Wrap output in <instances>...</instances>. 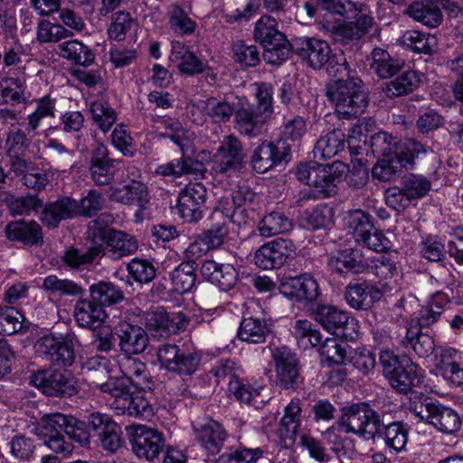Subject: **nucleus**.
I'll return each instance as SVG.
<instances>
[{"label":"nucleus","mask_w":463,"mask_h":463,"mask_svg":"<svg viewBox=\"0 0 463 463\" xmlns=\"http://www.w3.org/2000/svg\"><path fill=\"white\" fill-rule=\"evenodd\" d=\"M153 122L159 125L157 129L161 128L165 129L164 132H158L157 136L172 141L179 147L182 154L180 158L158 165L156 169V174L174 178L186 175L203 177L206 172L203 164L187 156V152L193 145L194 134L175 118L156 116L153 118Z\"/></svg>","instance_id":"obj_1"},{"label":"nucleus","mask_w":463,"mask_h":463,"mask_svg":"<svg viewBox=\"0 0 463 463\" xmlns=\"http://www.w3.org/2000/svg\"><path fill=\"white\" fill-rule=\"evenodd\" d=\"M326 96L334 105L339 119L351 120L362 116L369 104V97L360 78L331 80Z\"/></svg>","instance_id":"obj_2"},{"label":"nucleus","mask_w":463,"mask_h":463,"mask_svg":"<svg viewBox=\"0 0 463 463\" xmlns=\"http://www.w3.org/2000/svg\"><path fill=\"white\" fill-rule=\"evenodd\" d=\"M383 413L374 410L369 402H354L341 408L337 423L345 433L371 440Z\"/></svg>","instance_id":"obj_3"},{"label":"nucleus","mask_w":463,"mask_h":463,"mask_svg":"<svg viewBox=\"0 0 463 463\" xmlns=\"http://www.w3.org/2000/svg\"><path fill=\"white\" fill-rule=\"evenodd\" d=\"M254 39L263 47V59L268 63L277 65L288 59L290 42L278 29L275 18L261 16L255 24Z\"/></svg>","instance_id":"obj_4"},{"label":"nucleus","mask_w":463,"mask_h":463,"mask_svg":"<svg viewBox=\"0 0 463 463\" xmlns=\"http://www.w3.org/2000/svg\"><path fill=\"white\" fill-rule=\"evenodd\" d=\"M448 302L444 293L437 292L424 305H420L415 296L409 295L402 297L395 306L410 314V317H404L402 322H411L413 326L426 329L430 328L440 319Z\"/></svg>","instance_id":"obj_5"},{"label":"nucleus","mask_w":463,"mask_h":463,"mask_svg":"<svg viewBox=\"0 0 463 463\" xmlns=\"http://www.w3.org/2000/svg\"><path fill=\"white\" fill-rule=\"evenodd\" d=\"M78 338L73 332L49 334L40 337L35 345L37 353L55 366L69 367L75 362Z\"/></svg>","instance_id":"obj_6"},{"label":"nucleus","mask_w":463,"mask_h":463,"mask_svg":"<svg viewBox=\"0 0 463 463\" xmlns=\"http://www.w3.org/2000/svg\"><path fill=\"white\" fill-rule=\"evenodd\" d=\"M245 154L241 140L234 135L225 136L213 156L212 172L215 180L232 177L244 167Z\"/></svg>","instance_id":"obj_7"},{"label":"nucleus","mask_w":463,"mask_h":463,"mask_svg":"<svg viewBox=\"0 0 463 463\" xmlns=\"http://www.w3.org/2000/svg\"><path fill=\"white\" fill-rule=\"evenodd\" d=\"M427 152V146L414 138L405 140V146L398 156L378 158L372 170L374 178L387 182L392 180L402 168H411L415 159Z\"/></svg>","instance_id":"obj_8"},{"label":"nucleus","mask_w":463,"mask_h":463,"mask_svg":"<svg viewBox=\"0 0 463 463\" xmlns=\"http://www.w3.org/2000/svg\"><path fill=\"white\" fill-rule=\"evenodd\" d=\"M110 201L126 205L136 206L134 213L136 222H141L146 217L150 207L151 196L147 185L140 181L130 180L121 185H110Z\"/></svg>","instance_id":"obj_9"},{"label":"nucleus","mask_w":463,"mask_h":463,"mask_svg":"<svg viewBox=\"0 0 463 463\" xmlns=\"http://www.w3.org/2000/svg\"><path fill=\"white\" fill-rule=\"evenodd\" d=\"M157 359L168 372L182 376L194 374L200 364L201 356L196 352L181 350L176 345H163L157 350Z\"/></svg>","instance_id":"obj_10"},{"label":"nucleus","mask_w":463,"mask_h":463,"mask_svg":"<svg viewBox=\"0 0 463 463\" xmlns=\"http://www.w3.org/2000/svg\"><path fill=\"white\" fill-rule=\"evenodd\" d=\"M30 383L48 396L71 397L78 392L74 377L66 371L37 372L30 377Z\"/></svg>","instance_id":"obj_11"},{"label":"nucleus","mask_w":463,"mask_h":463,"mask_svg":"<svg viewBox=\"0 0 463 463\" xmlns=\"http://www.w3.org/2000/svg\"><path fill=\"white\" fill-rule=\"evenodd\" d=\"M207 190L202 183H189L178 194L176 208L186 222H198L203 216Z\"/></svg>","instance_id":"obj_12"},{"label":"nucleus","mask_w":463,"mask_h":463,"mask_svg":"<svg viewBox=\"0 0 463 463\" xmlns=\"http://www.w3.org/2000/svg\"><path fill=\"white\" fill-rule=\"evenodd\" d=\"M297 54L314 70H320L330 61L329 44L316 37H295L291 40L289 52Z\"/></svg>","instance_id":"obj_13"},{"label":"nucleus","mask_w":463,"mask_h":463,"mask_svg":"<svg viewBox=\"0 0 463 463\" xmlns=\"http://www.w3.org/2000/svg\"><path fill=\"white\" fill-rule=\"evenodd\" d=\"M144 323L153 336L167 337L184 330L188 325V319L181 312L169 315L163 307H156L146 312Z\"/></svg>","instance_id":"obj_14"},{"label":"nucleus","mask_w":463,"mask_h":463,"mask_svg":"<svg viewBox=\"0 0 463 463\" xmlns=\"http://www.w3.org/2000/svg\"><path fill=\"white\" fill-rule=\"evenodd\" d=\"M89 425L106 452L114 454L123 447L125 441L122 429L108 414L91 413L89 416Z\"/></svg>","instance_id":"obj_15"},{"label":"nucleus","mask_w":463,"mask_h":463,"mask_svg":"<svg viewBox=\"0 0 463 463\" xmlns=\"http://www.w3.org/2000/svg\"><path fill=\"white\" fill-rule=\"evenodd\" d=\"M290 146L283 140H263L253 150L251 165L260 174L266 173L290 158Z\"/></svg>","instance_id":"obj_16"},{"label":"nucleus","mask_w":463,"mask_h":463,"mask_svg":"<svg viewBox=\"0 0 463 463\" xmlns=\"http://www.w3.org/2000/svg\"><path fill=\"white\" fill-rule=\"evenodd\" d=\"M295 175L298 181L308 186L317 187L324 194L336 193V178L332 173L329 165H319L317 162L299 164L295 169Z\"/></svg>","instance_id":"obj_17"},{"label":"nucleus","mask_w":463,"mask_h":463,"mask_svg":"<svg viewBox=\"0 0 463 463\" xmlns=\"http://www.w3.org/2000/svg\"><path fill=\"white\" fill-rule=\"evenodd\" d=\"M118 161L109 156L108 146L98 142L91 150L89 160L90 179L97 186L111 184L118 171Z\"/></svg>","instance_id":"obj_18"},{"label":"nucleus","mask_w":463,"mask_h":463,"mask_svg":"<svg viewBox=\"0 0 463 463\" xmlns=\"http://www.w3.org/2000/svg\"><path fill=\"white\" fill-rule=\"evenodd\" d=\"M409 430V426L402 420L387 421L385 414L383 413L371 440L382 439L386 449L399 454L407 449Z\"/></svg>","instance_id":"obj_19"},{"label":"nucleus","mask_w":463,"mask_h":463,"mask_svg":"<svg viewBox=\"0 0 463 463\" xmlns=\"http://www.w3.org/2000/svg\"><path fill=\"white\" fill-rule=\"evenodd\" d=\"M293 252V243L279 238L263 244L255 251L254 263L262 269H278L286 263Z\"/></svg>","instance_id":"obj_20"},{"label":"nucleus","mask_w":463,"mask_h":463,"mask_svg":"<svg viewBox=\"0 0 463 463\" xmlns=\"http://www.w3.org/2000/svg\"><path fill=\"white\" fill-rule=\"evenodd\" d=\"M327 266L331 272L346 277L364 272L369 264L361 250L346 248L330 255Z\"/></svg>","instance_id":"obj_21"},{"label":"nucleus","mask_w":463,"mask_h":463,"mask_svg":"<svg viewBox=\"0 0 463 463\" xmlns=\"http://www.w3.org/2000/svg\"><path fill=\"white\" fill-rule=\"evenodd\" d=\"M302 423V402L294 398L285 407L284 415L280 419L277 430V436L280 445L285 449H290L296 442Z\"/></svg>","instance_id":"obj_22"},{"label":"nucleus","mask_w":463,"mask_h":463,"mask_svg":"<svg viewBox=\"0 0 463 463\" xmlns=\"http://www.w3.org/2000/svg\"><path fill=\"white\" fill-rule=\"evenodd\" d=\"M130 444L137 458L153 461L163 450L165 439L158 430L142 426L136 430Z\"/></svg>","instance_id":"obj_23"},{"label":"nucleus","mask_w":463,"mask_h":463,"mask_svg":"<svg viewBox=\"0 0 463 463\" xmlns=\"http://www.w3.org/2000/svg\"><path fill=\"white\" fill-rule=\"evenodd\" d=\"M193 430L196 440L211 455L218 454L229 437L224 427L213 419L194 422Z\"/></svg>","instance_id":"obj_24"},{"label":"nucleus","mask_w":463,"mask_h":463,"mask_svg":"<svg viewBox=\"0 0 463 463\" xmlns=\"http://www.w3.org/2000/svg\"><path fill=\"white\" fill-rule=\"evenodd\" d=\"M279 292L288 298L315 301L320 296L317 281L309 274L283 278L279 286Z\"/></svg>","instance_id":"obj_25"},{"label":"nucleus","mask_w":463,"mask_h":463,"mask_svg":"<svg viewBox=\"0 0 463 463\" xmlns=\"http://www.w3.org/2000/svg\"><path fill=\"white\" fill-rule=\"evenodd\" d=\"M268 118L253 109V104L241 98L234 115V128L242 136L256 137L261 134Z\"/></svg>","instance_id":"obj_26"},{"label":"nucleus","mask_w":463,"mask_h":463,"mask_svg":"<svg viewBox=\"0 0 463 463\" xmlns=\"http://www.w3.org/2000/svg\"><path fill=\"white\" fill-rule=\"evenodd\" d=\"M458 358V351L453 347H439L434 355L437 374L454 386L463 384V366Z\"/></svg>","instance_id":"obj_27"},{"label":"nucleus","mask_w":463,"mask_h":463,"mask_svg":"<svg viewBox=\"0 0 463 463\" xmlns=\"http://www.w3.org/2000/svg\"><path fill=\"white\" fill-rule=\"evenodd\" d=\"M115 330L118 338V346L123 354H139L146 349L149 339L141 326L122 321Z\"/></svg>","instance_id":"obj_28"},{"label":"nucleus","mask_w":463,"mask_h":463,"mask_svg":"<svg viewBox=\"0 0 463 463\" xmlns=\"http://www.w3.org/2000/svg\"><path fill=\"white\" fill-rule=\"evenodd\" d=\"M277 380L285 388H292L299 378L298 361L296 354L287 346L272 351Z\"/></svg>","instance_id":"obj_29"},{"label":"nucleus","mask_w":463,"mask_h":463,"mask_svg":"<svg viewBox=\"0 0 463 463\" xmlns=\"http://www.w3.org/2000/svg\"><path fill=\"white\" fill-rule=\"evenodd\" d=\"M241 99L237 96L210 97L200 102L199 109L212 122L225 124L235 115Z\"/></svg>","instance_id":"obj_30"},{"label":"nucleus","mask_w":463,"mask_h":463,"mask_svg":"<svg viewBox=\"0 0 463 463\" xmlns=\"http://www.w3.org/2000/svg\"><path fill=\"white\" fill-rule=\"evenodd\" d=\"M118 366L123 379L140 391L152 390L153 381L145 363L133 355L122 354Z\"/></svg>","instance_id":"obj_31"},{"label":"nucleus","mask_w":463,"mask_h":463,"mask_svg":"<svg viewBox=\"0 0 463 463\" xmlns=\"http://www.w3.org/2000/svg\"><path fill=\"white\" fill-rule=\"evenodd\" d=\"M40 221L49 229H55L63 220L77 217L76 200L70 196H62L54 202L43 205Z\"/></svg>","instance_id":"obj_32"},{"label":"nucleus","mask_w":463,"mask_h":463,"mask_svg":"<svg viewBox=\"0 0 463 463\" xmlns=\"http://www.w3.org/2000/svg\"><path fill=\"white\" fill-rule=\"evenodd\" d=\"M79 297L73 308L74 320L80 327L94 330L105 322L107 313L90 296Z\"/></svg>","instance_id":"obj_33"},{"label":"nucleus","mask_w":463,"mask_h":463,"mask_svg":"<svg viewBox=\"0 0 463 463\" xmlns=\"http://www.w3.org/2000/svg\"><path fill=\"white\" fill-rule=\"evenodd\" d=\"M314 319L324 329L334 335H345V330L349 325V314L331 305H320L313 311Z\"/></svg>","instance_id":"obj_34"},{"label":"nucleus","mask_w":463,"mask_h":463,"mask_svg":"<svg viewBox=\"0 0 463 463\" xmlns=\"http://www.w3.org/2000/svg\"><path fill=\"white\" fill-rule=\"evenodd\" d=\"M201 273L204 279L223 291L232 289L238 278V273L232 265L217 263L212 260L203 262Z\"/></svg>","instance_id":"obj_35"},{"label":"nucleus","mask_w":463,"mask_h":463,"mask_svg":"<svg viewBox=\"0 0 463 463\" xmlns=\"http://www.w3.org/2000/svg\"><path fill=\"white\" fill-rule=\"evenodd\" d=\"M346 18H354V21L345 22L340 24L335 34L345 40L360 39L373 27V17L367 12L366 5L363 3L361 11H354L346 15Z\"/></svg>","instance_id":"obj_36"},{"label":"nucleus","mask_w":463,"mask_h":463,"mask_svg":"<svg viewBox=\"0 0 463 463\" xmlns=\"http://www.w3.org/2000/svg\"><path fill=\"white\" fill-rule=\"evenodd\" d=\"M6 237L10 241L23 242L27 246H41L43 243L42 227L35 221H15L5 227Z\"/></svg>","instance_id":"obj_37"},{"label":"nucleus","mask_w":463,"mask_h":463,"mask_svg":"<svg viewBox=\"0 0 463 463\" xmlns=\"http://www.w3.org/2000/svg\"><path fill=\"white\" fill-rule=\"evenodd\" d=\"M169 59L182 74L193 76L204 71L203 62L184 43L173 41Z\"/></svg>","instance_id":"obj_38"},{"label":"nucleus","mask_w":463,"mask_h":463,"mask_svg":"<svg viewBox=\"0 0 463 463\" xmlns=\"http://www.w3.org/2000/svg\"><path fill=\"white\" fill-rule=\"evenodd\" d=\"M404 14L429 28L438 27L442 20V12L432 0H416L404 10Z\"/></svg>","instance_id":"obj_39"},{"label":"nucleus","mask_w":463,"mask_h":463,"mask_svg":"<svg viewBox=\"0 0 463 463\" xmlns=\"http://www.w3.org/2000/svg\"><path fill=\"white\" fill-rule=\"evenodd\" d=\"M402 366L388 378L391 386L402 393L409 392L420 383V368L409 356L403 355Z\"/></svg>","instance_id":"obj_40"},{"label":"nucleus","mask_w":463,"mask_h":463,"mask_svg":"<svg viewBox=\"0 0 463 463\" xmlns=\"http://www.w3.org/2000/svg\"><path fill=\"white\" fill-rule=\"evenodd\" d=\"M56 53L79 66L89 67L95 61L93 50L79 40H68L57 45Z\"/></svg>","instance_id":"obj_41"},{"label":"nucleus","mask_w":463,"mask_h":463,"mask_svg":"<svg viewBox=\"0 0 463 463\" xmlns=\"http://www.w3.org/2000/svg\"><path fill=\"white\" fill-rule=\"evenodd\" d=\"M105 243L107 245V252L104 253L113 260H119L132 255L138 248V243L135 237L118 230L111 232Z\"/></svg>","instance_id":"obj_42"},{"label":"nucleus","mask_w":463,"mask_h":463,"mask_svg":"<svg viewBox=\"0 0 463 463\" xmlns=\"http://www.w3.org/2000/svg\"><path fill=\"white\" fill-rule=\"evenodd\" d=\"M420 73L414 70H408L394 80L385 83L383 90L388 98L393 99L413 92L420 87Z\"/></svg>","instance_id":"obj_43"},{"label":"nucleus","mask_w":463,"mask_h":463,"mask_svg":"<svg viewBox=\"0 0 463 463\" xmlns=\"http://www.w3.org/2000/svg\"><path fill=\"white\" fill-rule=\"evenodd\" d=\"M371 70L382 79H389L398 73L403 67L404 61L393 58L386 50L374 48L371 52Z\"/></svg>","instance_id":"obj_44"},{"label":"nucleus","mask_w":463,"mask_h":463,"mask_svg":"<svg viewBox=\"0 0 463 463\" xmlns=\"http://www.w3.org/2000/svg\"><path fill=\"white\" fill-rule=\"evenodd\" d=\"M89 295L99 307L105 310L119 304L125 298L124 292L120 287L110 281H99L90 286Z\"/></svg>","instance_id":"obj_45"},{"label":"nucleus","mask_w":463,"mask_h":463,"mask_svg":"<svg viewBox=\"0 0 463 463\" xmlns=\"http://www.w3.org/2000/svg\"><path fill=\"white\" fill-rule=\"evenodd\" d=\"M345 145V135L341 129H334L322 136L313 149L314 157L327 160L343 151Z\"/></svg>","instance_id":"obj_46"},{"label":"nucleus","mask_w":463,"mask_h":463,"mask_svg":"<svg viewBox=\"0 0 463 463\" xmlns=\"http://www.w3.org/2000/svg\"><path fill=\"white\" fill-rule=\"evenodd\" d=\"M461 423V418L455 410L437 402L429 424L440 432L452 434L460 429Z\"/></svg>","instance_id":"obj_47"},{"label":"nucleus","mask_w":463,"mask_h":463,"mask_svg":"<svg viewBox=\"0 0 463 463\" xmlns=\"http://www.w3.org/2000/svg\"><path fill=\"white\" fill-rule=\"evenodd\" d=\"M2 202L7 206L12 216L28 215L37 212L43 205V201L37 194L15 196L10 192L3 193Z\"/></svg>","instance_id":"obj_48"},{"label":"nucleus","mask_w":463,"mask_h":463,"mask_svg":"<svg viewBox=\"0 0 463 463\" xmlns=\"http://www.w3.org/2000/svg\"><path fill=\"white\" fill-rule=\"evenodd\" d=\"M269 332L265 319L249 317H243L238 330V337L249 344L264 343Z\"/></svg>","instance_id":"obj_49"},{"label":"nucleus","mask_w":463,"mask_h":463,"mask_svg":"<svg viewBox=\"0 0 463 463\" xmlns=\"http://www.w3.org/2000/svg\"><path fill=\"white\" fill-rule=\"evenodd\" d=\"M196 263L183 261L170 273L173 289L178 294L190 292L196 282Z\"/></svg>","instance_id":"obj_50"},{"label":"nucleus","mask_w":463,"mask_h":463,"mask_svg":"<svg viewBox=\"0 0 463 463\" xmlns=\"http://www.w3.org/2000/svg\"><path fill=\"white\" fill-rule=\"evenodd\" d=\"M102 255H105L102 245L90 247L85 251L71 247L64 251L61 261L70 269H80Z\"/></svg>","instance_id":"obj_51"},{"label":"nucleus","mask_w":463,"mask_h":463,"mask_svg":"<svg viewBox=\"0 0 463 463\" xmlns=\"http://www.w3.org/2000/svg\"><path fill=\"white\" fill-rule=\"evenodd\" d=\"M372 288L365 280L349 283L345 290V298L348 306L356 310L369 309L373 303Z\"/></svg>","instance_id":"obj_52"},{"label":"nucleus","mask_w":463,"mask_h":463,"mask_svg":"<svg viewBox=\"0 0 463 463\" xmlns=\"http://www.w3.org/2000/svg\"><path fill=\"white\" fill-rule=\"evenodd\" d=\"M404 146L405 140L399 142L387 132H377L371 137V148L378 158L401 156Z\"/></svg>","instance_id":"obj_53"},{"label":"nucleus","mask_w":463,"mask_h":463,"mask_svg":"<svg viewBox=\"0 0 463 463\" xmlns=\"http://www.w3.org/2000/svg\"><path fill=\"white\" fill-rule=\"evenodd\" d=\"M401 43L411 51L426 55H431L438 44L434 35L417 30L407 31L402 36Z\"/></svg>","instance_id":"obj_54"},{"label":"nucleus","mask_w":463,"mask_h":463,"mask_svg":"<svg viewBox=\"0 0 463 463\" xmlns=\"http://www.w3.org/2000/svg\"><path fill=\"white\" fill-rule=\"evenodd\" d=\"M90 112L93 123L103 133H107L117 121V112L106 100L99 99L91 102Z\"/></svg>","instance_id":"obj_55"},{"label":"nucleus","mask_w":463,"mask_h":463,"mask_svg":"<svg viewBox=\"0 0 463 463\" xmlns=\"http://www.w3.org/2000/svg\"><path fill=\"white\" fill-rule=\"evenodd\" d=\"M42 288L53 295L60 297H78L85 293V289L73 280L59 279L56 275H49L44 278Z\"/></svg>","instance_id":"obj_56"},{"label":"nucleus","mask_w":463,"mask_h":463,"mask_svg":"<svg viewBox=\"0 0 463 463\" xmlns=\"http://www.w3.org/2000/svg\"><path fill=\"white\" fill-rule=\"evenodd\" d=\"M291 221L282 213L272 212L265 215L258 225L260 234L263 237H271L290 231Z\"/></svg>","instance_id":"obj_57"},{"label":"nucleus","mask_w":463,"mask_h":463,"mask_svg":"<svg viewBox=\"0 0 463 463\" xmlns=\"http://www.w3.org/2000/svg\"><path fill=\"white\" fill-rule=\"evenodd\" d=\"M345 225L358 243L374 227L372 216L362 210L349 212L345 218Z\"/></svg>","instance_id":"obj_58"},{"label":"nucleus","mask_w":463,"mask_h":463,"mask_svg":"<svg viewBox=\"0 0 463 463\" xmlns=\"http://www.w3.org/2000/svg\"><path fill=\"white\" fill-rule=\"evenodd\" d=\"M292 334L304 349L318 346L322 343L320 332L307 319L297 320L292 327Z\"/></svg>","instance_id":"obj_59"},{"label":"nucleus","mask_w":463,"mask_h":463,"mask_svg":"<svg viewBox=\"0 0 463 463\" xmlns=\"http://www.w3.org/2000/svg\"><path fill=\"white\" fill-rule=\"evenodd\" d=\"M431 188V182L424 175L407 174L402 179V191L410 200L424 197Z\"/></svg>","instance_id":"obj_60"},{"label":"nucleus","mask_w":463,"mask_h":463,"mask_svg":"<svg viewBox=\"0 0 463 463\" xmlns=\"http://www.w3.org/2000/svg\"><path fill=\"white\" fill-rule=\"evenodd\" d=\"M105 203L103 194L96 189H90L80 201L76 200L77 217L91 218L104 208Z\"/></svg>","instance_id":"obj_61"},{"label":"nucleus","mask_w":463,"mask_h":463,"mask_svg":"<svg viewBox=\"0 0 463 463\" xmlns=\"http://www.w3.org/2000/svg\"><path fill=\"white\" fill-rule=\"evenodd\" d=\"M114 221L115 218L112 213L108 212L100 213L96 219L89 222L88 238L95 243L105 242L110 236V232L115 231L109 228Z\"/></svg>","instance_id":"obj_62"},{"label":"nucleus","mask_w":463,"mask_h":463,"mask_svg":"<svg viewBox=\"0 0 463 463\" xmlns=\"http://www.w3.org/2000/svg\"><path fill=\"white\" fill-rule=\"evenodd\" d=\"M72 33L59 24L42 20L37 25L36 37L41 43H58L71 36Z\"/></svg>","instance_id":"obj_63"},{"label":"nucleus","mask_w":463,"mask_h":463,"mask_svg":"<svg viewBox=\"0 0 463 463\" xmlns=\"http://www.w3.org/2000/svg\"><path fill=\"white\" fill-rule=\"evenodd\" d=\"M264 450L261 448H246L240 446L233 452L223 453L217 463H257L263 457Z\"/></svg>","instance_id":"obj_64"}]
</instances>
